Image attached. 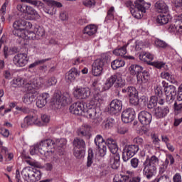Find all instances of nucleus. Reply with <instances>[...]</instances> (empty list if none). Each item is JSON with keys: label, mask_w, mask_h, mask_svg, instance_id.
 I'll return each mask as SVG.
<instances>
[{"label": "nucleus", "mask_w": 182, "mask_h": 182, "mask_svg": "<svg viewBox=\"0 0 182 182\" xmlns=\"http://www.w3.org/2000/svg\"><path fill=\"white\" fill-rule=\"evenodd\" d=\"M171 19V16L170 15H164V14H159L156 18V23L159 25H167L168 22Z\"/></svg>", "instance_id": "cd10ccee"}, {"label": "nucleus", "mask_w": 182, "mask_h": 182, "mask_svg": "<svg viewBox=\"0 0 182 182\" xmlns=\"http://www.w3.org/2000/svg\"><path fill=\"white\" fill-rule=\"evenodd\" d=\"M13 62L16 66L23 68L28 63V55L26 53H18L14 57Z\"/></svg>", "instance_id": "ddd939ff"}, {"label": "nucleus", "mask_w": 182, "mask_h": 182, "mask_svg": "<svg viewBox=\"0 0 182 182\" xmlns=\"http://www.w3.org/2000/svg\"><path fill=\"white\" fill-rule=\"evenodd\" d=\"M139 150H140L139 145H126L122 152L123 161H129V159H132V157H133L139 151Z\"/></svg>", "instance_id": "0eeeda50"}, {"label": "nucleus", "mask_w": 182, "mask_h": 182, "mask_svg": "<svg viewBox=\"0 0 182 182\" xmlns=\"http://www.w3.org/2000/svg\"><path fill=\"white\" fill-rule=\"evenodd\" d=\"M90 131V125L85 124L82 126L79 129H77V136H79L80 137H85V139H87V140H89V139H90V137L92 136L90 133H89Z\"/></svg>", "instance_id": "a211bd4d"}, {"label": "nucleus", "mask_w": 182, "mask_h": 182, "mask_svg": "<svg viewBox=\"0 0 182 182\" xmlns=\"http://www.w3.org/2000/svg\"><path fill=\"white\" fill-rule=\"evenodd\" d=\"M21 176L25 181L36 182L42 178V172L38 169L33 170L31 166H27L21 171Z\"/></svg>", "instance_id": "20e7f679"}, {"label": "nucleus", "mask_w": 182, "mask_h": 182, "mask_svg": "<svg viewBox=\"0 0 182 182\" xmlns=\"http://www.w3.org/2000/svg\"><path fill=\"white\" fill-rule=\"evenodd\" d=\"M152 119L153 117L147 111H141L138 114L139 122L144 126H149L151 123Z\"/></svg>", "instance_id": "f8f14e48"}, {"label": "nucleus", "mask_w": 182, "mask_h": 182, "mask_svg": "<svg viewBox=\"0 0 182 182\" xmlns=\"http://www.w3.org/2000/svg\"><path fill=\"white\" fill-rule=\"evenodd\" d=\"M155 8L160 14H167L168 12V6L163 1H159L155 4Z\"/></svg>", "instance_id": "393cba45"}, {"label": "nucleus", "mask_w": 182, "mask_h": 182, "mask_svg": "<svg viewBox=\"0 0 182 182\" xmlns=\"http://www.w3.org/2000/svg\"><path fill=\"white\" fill-rule=\"evenodd\" d=\"M120 177L119 176H115L114 182H127L129 181V178H130V176L126 175H120Z\"/></svg>", "instance_id": "3c124183"}, {"label": "nucleus", "mask_w": 182, "mask_h": 182, "mask_svg": "<svg viewBox=\"0 0 182 182\" xmlns=\"http://www.w3.org/2000/svg\"><path fill=\"white\" fill-rule=\"evenodd\" d=\"M134 109L132 108H128L124 110L122 113V121L124 123H131L134 120Z\"/></svg>", "instance_id": "2eb2a0df"}, {"label": "nucleus", "mask_w": 182, "mask_h": 182, "mask_svg": "<svg viewBox=\"0 0 182 182\" xmlns=\"http://www.w3.org/2000/svg\"><path fill=\"white\" fill-rule=\"evenodd\" d=\"M49 93L44 92L41 94L36 101V106L39 107L40 109H42V107H44V106L46 105V103H48V99H49Z\"/></svg>", "instance_id": "412c9836"}, {"label": "nucleus", "mask_w": 182, "mask_h": 182, "mask_svg": "<svg viewBox=\"0 0 182 182\" xmlns=\"http://www.w3.org/2000/svg\"><path fill=\"white\" fill-rule=\"evenodd\" d=\"M55 147V142L52 139H45L41 141L39 144H36L30 151L31 154H36L40 153L41 156H44L46 159L53 154L52 149Z\"/></svg>", "instance_id": "f257e3e1"}, {"label": "nucleus", "mask_w": 182, "mask_h": 182, "mask_svg": "<svg viewBox=\"0 0 182 182\" xmlns=\"http://www.w3.org/2000/svg\"><path fill=\"white\" fill-rule=\"evenodd\" d=\"M109 163L112 168H113L114 170H117V168L120 167V155H114L110 159Z\"/></svg>", "instance_id": "bb28decb"}, {"label": "nucleus", "mask_w": 182, "mask_h": 182, "mask_svg": "<svg viewBox=\"0 0 182 182\" xmlns=\"http://www.w3.org/2000/svg\"><path fill=\"white\" fill-rule=\"evenodd\" d=\"M125 63L124 60L122 59H117L113 60L111 63V68L113 69V70H117V69H119L120 68H123L124 66Z\"/></svg>", "instance_id": "f704fd0d"}, {"label": "nucleus", "mask_w": 182, "mask_h": 182, "mask_svg": "<svg viewBox=\"0 0 182 182\" xmlns=\"http://www.w3.org/2000/svg\"><path fill=\"white\" fill-rule=\"evenodd\" d=\"M102 102H103V98L100 94L97 93L94 95L90 103L92 106H97V105L102 103Z\"/></svg>", "instance_id": "37998d69"}, {"label": "nucleus", "mask_w": 182, "mask_h": 182, "mask_svg": "<svg viewBox=\"0 0 182 182\" xmlns=\"http://www.w3.org/2000/svg\"><path fill=\"white\" fill-rule=\"evenodd\" d=\"M26 89H27V93L25 94L22 98L25 105H32L33 102H35L38 92L36 88L41 87V82H38V80L33 79V81H29L25 84Z\"/></svg>", "instance_id": "f03ea898"}, {"label": "nucleus", "mask_w": 182, "mask_h": 182, "mask_svg": "<svg viewBox=\"0 0 182 182\" xmlns=\"http://www.w3.org/2000/svg\"><path fill=\"white\" fill-rule=\"evenodd\" d=\"M48 60H50V59L48 58V59H43V60H37V61L31 63L28 66V68H29V69H32L33 68H36V66H38L39 65H43V63H45V62H48Z\"/></svg>", "instance_id": "603ef678"}, {"label": "nucleus", "mask_w": 182, "mask_h": 182, "mask_svg": "<svg viewBox=\"0 0 182 182\" xmlns=\"http://www.w3.org/2000/svg\"><path fill=\"white\" fill-rule=\"evenodd\" d=\"M130 12L132 16H134V18H136V19H141V18H143V14H146V12L139 10L136 7L134 9H132L130 10Z\"/></svg>", "instance_id": "4c0bfd02"}, {"label": "nucleus", "mask_w": 182, "mask_h": 182, "mask_svg": "<svg viewBox=\"0 0 182 182\" xmlns=\"http://www.w3.org/2000/svg\"><path fill=\"white\" fill-rule=\"evenodd\" d=\"M85 113L87 117L92 119V120H97V122H100V114L96 111L95 105H92V107L90 108H87V106H86Z\"/></svg>", "instance_id": "dca6fc26"}, {"label": "nucleus", "mask_w": 182, "mask_h": 182, "mask_svg": "<svg viewBox=\"0 0 182 182\" xmlns=\"http://www.w3.org/2000/svg\"><path fill=\"white\" fill-rule=\"evenodd\" d=\"M36 39H42L45 36V30L42 27L37 26L34 28Z\"/></svg>", "instance_id": "a19ab883"}, {"label": "nucleus", "mask_w": 182, "mask_h": 182, "mask_svg": "<svg viewBox=\"0 0 182 182\" xmlns=\"http://www.w3.org/2000/svg\"><path fill=\"white\" fill-rule=\"evenodd\" d=\"M97 32V28L95 25L87 26L82 31L84 35H88V36H92Z\"/></svg>", "instance_id": "c85d7f7f"}, {"label": "nucleus", "mask_w": 182, "mask_h": 182, "mask_svg": "<svg viewBox=\"0 0 182 182\" xmlns=\"http://www.w3.org/2000/svg\"><path fill=\"white\" fill-rule=\"evenodd\" d=\"M13 83L14 85H16V86H18L19 87L22 86V85H25V81L23 80V79L18 77L13 80Z\"/></svg>", "instance_id": "4d7b16f0"}, {"label": "nucleus", "mask_w": 182, "mask_h": 182, "mask_svg": "<svg viewBox=\"0 0 182 182\" xmlns=\"http://www.w3.org/2000/svg\"><path fill=\"white\" fill-rule=\"evenodd\" d=\"M122 93H127V95L129 96V97L139 95L137 90H136V87H132V86L122 89Z\"/></svg>", "instance_id": "7c9ffc66"}, {"label": "nucleus", "mask_w": 182, "mask_h": 182, "mask_svg": "<svg viewBox=\"0 0 182 182\" xmlns=\"http://www.w3.org/2000/svg\"><path fill=\"white\" fill-rule=\"evenodd\" d=\"M174 109H175V112L178 114L181 113L182 112V104H177V102L174 103Z\"/></svg>", "instance_id": "338daca9"}, {"label": "nucleus", "mask_w": 182, "mask_h": 182, "mask_svg": "<svg viewBox=\"0 0 182 182\" xmlns=\"http://www.w3.org/2000/svg\"><path fill=\"white\" fill-rule=\"evenodd\" d=\"M95 143L97 147H102V146H106L107 142L105 141L103 136L102 135H97L95 139Z\"/></svg>", "instance_id": "a18cd8bd"}, {"label": "nucleus", "mask_w": 182, "mask_h": 182, "mask_svg": "<svg viewBox=\"0 0 182 182\" xmlns=\"http://www.w3.org/2000/svg\"><path fill=\"white\" fill-rule=\"evenodd\" d=\"M73 154L76 159H80L83 156H85V151L83 149L74 148Z\"/></svg>", "instance_id": "09e8293b"}, {"label": "nucleus", "mask_w": 182, "mask_h": 182, "mask_svg": "<svg viewBox=\"0 0 182 182\" xmlns=\"http://www.w3.org/2000/svg\"><path fill=\"white\" fill-rule=\"evenodd\" d=\"M106 146H107L109 150L112 154H114V156H116V154H117V151H119V147L117 146V143H116L114 140L112 139H108Z\"/></svg>", "instance_id": "b1692460"}, {"label": "nucleus", "mask_w": 182, "mask_h": 182, "mask_svg": "<svg viewBox=\"0 0 182 182\" xmlns=\"http://www.w3.org/2000/svg\"><path fill=\"white\" fill-rule=\"evenodd\" d=\"M107 19H114V7L112 6L107 11Z\"/></svg>", "instance_id": "6e6d98bb"}, {"label": "nucleus", "mask_w": 182, "mask_h": 182, "mask_svg": "<svg viewBox=\"0 0 182 182\" xmlns=\"http://www.w3.org/2000/svg\"><path fill=\"white\" fill-rule=\"evenodd\" d=\"M164 92L166 103H168V105H171V103L174 102V99H176V95H177L176 87H174V85L166 87L164 88Z\"/></svg>", "instance_id": "1a4fd4ad"}, {"label": "nucleus", "mask_w": 182, "mask_h": 182, "mask_svg": "<svg viewBox=\"0 0 182 182\" xmlns=\"http://www.w3.org/2000/svg\"><path fill=\"white\" fill-rule=\"evenodd\" d=\"M155 95H156V97L159 99V105H164V95H163V91L161 88L157 87L155 90Z\"/></svg>", "instance_id": "ea45409f"}, {"label": "nucleus", "mask_w": 182, "mask_h": 182, "mask_svg": "<svg viewBox=\"0 0 182 182\" xmlns=\"http://www.w3.org/2000/svg\"><path fill=\"white\" fill-rule=\"evenodd\" d=\"M123 109V103L122 100L115 99L113 100L109 104V108H108V112L110 114H117Z\"/></svg>", "instance_id": "9b49d317"}, {"label": "nucleus", "mask_w": 182, "mask_h": 182, "mask_svg": "<svg viewBox=\"0 0 182 182\" xmlns=\"http://www.w3.org/2000/svg\"><path fill=\"white\" fill-rule=\"evenodd\" d=\"M105 57H102L100 59H97L92 63V73L93 76H100L103 72V67L105 66Z\"/></svg>", "instance_id": "6e6552de"}, {"label": "nucleus", "mask_w": 182, "mask_h": 182, "mask_svg": "<svg viewBox=\"0 0 182 182\" xmlns=\"http://www.w3.org/2000/svg\"><path fill=\"white\" fill-rule=\"evenodd\" d=\"M23 30H21V28H14V30L12 31L13 35H14V36H18V38H22V31Z\"/></svg>", "instance_id": "bf43d9fd"}, {"label": "nucleus", "mask_w": 182, "mask_h": 182, "mask_svg": "<svg viewBox=\"0 0 182 182\" xmlns=\"http://www.w3.org/2000/svg\"><path fill=\"white\" fill-rule=\"evenodd\" d=\"M140 60L150 65L151 66H154L156 69H163V68H166V63L160 61L151 62L153 60L154 56L153 54L150 53L141 52L139 56Z\"/></svg>", "instance_id": "423d86ee"}, {"label": "nucleus", "mask_w": 182, "mask_h": 182, "mask_svg": "<svg viewBox=\"0 0 182 182\" xmlns=\"http://www.w3.org/2000/svg\"><path fill=\"white\" fill-rule=\"evenodd\" d=\"M170 112V108L166 107H158L155 109L154 116L156 119H163V117H166L167 114Z\"/></svg>", "instance_id": "aec40b11"}, {"label": "nucleus", "mask_w": 182, "mask_h": 182, "mask_svg": "<svg viewBox=\"0 0 182 182\" xmlns=\"http://www.w3.org/2000/svg\"><path fill=\"white\" fill-rule=\"evenodd\" d=\"M92 164H93V151L92 149H89L87 166L90 167Z\"/></svg>", "instance_id": "864d4df0"}, {"label": "nucleus", "mask_w": 182, "mask_h": 182, "mask_svg": "<svg viewBox=\"0 0 182 182\" xmlns=\"http://www.w3.org/2000/svg\"><path fill=\"white\" fill-rule=\"evenodd\" d=\"M32 124H38L41 126V122L38 120V117L33 116H27L24 118L23 123L21 124L22 129L32 126Z\"/></svg>", "instance_id": "f3484780"}, {"label": "nucleus", "mask_w": 182, "mask_h": 182, "mask_svg": "<svg viewBox=\"0 0 182 182\" xmlns=\"http://www.w3.org/2000/svg\"><path fill=\"white\" fill-rule=\"evenodd\" d=\"M83 5L87 6L88 8H92V6H95L96 5V1L95 0H85L83 1Z\"/></svg>", "instance_id": "052dcab7"}, {"label": "nucleus", "mask_w": 182, "mask_h": 182, "mask_svg": "<svg viewBox=\"0 0 182 182\" xmlns=\"http://www.w3.org/2000/svg\"><path fill=\"white\" fill-rule=\"evenodd\" d=\"M144 102V103H146V97H142L139 100V95H134L132 97H129V103L130 105H132L133 106H139V102Z\"/></svg>", "instance_id": "e433bc0d"}, {"label": "nucleus", "mask_w": 182, "mask_h": 182, "mask_svg": "<svg viewBox=\"0 0 182 182\" xmlns=\"http://www.w3.org/2000/svg\"><path fill=\"white\" fill-rule=\"evenodd\" d=\"M85 105L84 102H77L70 107V112L76 116H82L83 113H85L86 107Z\"/></svg>", "instance_id": "9d476101"}, {"label": "nucleus", "mask_w": 182, "mask_h": 182, "mask_svg": "<svg viewBox=\"0 0 182 182\" xmlns=\"http://www.w3.org/2000/svg\"><path fill=\"white\" fill-rule=\"evenodd\" d=\"M159 159L155 155L146 159L143 164V174L146 176L147 180H150L157 170V164H159Z\"/></svg>", "instance_id": "7ed1b4c3"}, {"label": "nucleus", "mask_w": 182, "mask_h": 182, "mask_svg": "<svg viewBox=\"0 0 182 182\" xmlns=\"http://www.w3.org/2000/svg\"><path fill=\"white\" fill-rule=\"evenodd\" d=\"M98 149H100V156L105 157V156H106V150H107L106 145H102L101 147H98Z\"/></svg>", "instance_id": "0e129e2a"}, {"label": "nucleus", "mask_w": 182, "mask_h": 182, "mask_svg": "<svg viewBox=\"0 0 182 182\" xmlns=\"http://www.w3.org/2000/svg\"><path fill=\"white\" fill-rule=\"evenodd\" d=\"M80 71H77V69L73 68L68 71V75L65 76V79L68 80V82H75L76 77L80 76Z\"/></svg>", "instance_id": "5701e85b"}, {"label": "nucleus", "mask_w": 182, "mask_h": 182, "mask_svg": "<svg viewBox=\"0 0 182 182\" xmlns=\"http://www.w3.org/2000/svg\"><path fill=\"white\" fill-rule=\"evenodd\" d=\"M129 132V129L124 127H117V133L119 134H126Z\"/></svg>", "instance_id": "69168bd1"}, {"label": "nucleus", "mask_w": 182, "mask_h": 182, "mask_svg": "<svg viewBox=\"0 0 182 182\" xmlns=\"http://www.w3.org/2000/svg\"><path fill=\"white\" fill-rule=\"evenodd\" d=\"M134 4L135 8L139 9V11H142L143 12H146V9H149L151 5L150 3H146L144 0H136Z\"/></svg>", "instance_id": "a878e982"}, {"label": "nucleus", "mask_w": 182, "mask_h": 182, "mask_svg": "<svg viewBox=\"0 0 182 182\" xmlns=\"http://www.w3.org/2000/svg\"><path fill=\"white\" fill-rule=\"evenodd\" d=\"M25 22L26 21L23 19L17 20L13 23V27L25 31Z\"/></svg>", "instance_id": "49530a36"}, {"label": "nucleus", "mask_w": 182, "mask_h": 182, "mask_svg": "<svg viewBox=\"0 0 182 182\" xmlns=\"http://www.w3.org/2000/svg\"><path fill=\"white\" fill-rule=\"evenodd\" d=\"M116 83L118 87H123V86L126 85V81L123 80V78L122 77V74L120 73L117 74Z\"/></svg>", "instance_id": "8fccbe9b"}, {"label": "nucleus", "mask_w": 182, "mask_h": 182, "mask_svg": "<svg viewBox=\"0 0 182 182\" xmlns=\"http://www.w3.org/2000/svg\"><path fill=\"white\" fill-rule=\"evenodd\" d=\"M26 14H28V15H31L32 16H33L35 19H39V18H41V16H39L38 11H36V10H35L31 6H26Z\"/></svg>", "instance_id": "58836bf2"}, {"label": "nucleus", "mask_w": 182, "mask_h": 182, "mask_svg": "<svg viewBox=\"0 0 182 182\" xmlns=\"http://www.w3.org/2000/svg\"><path fill=\"white\" fill-rule=\"evenodd\" d=\"M176 160L174 159V156L171 154H166V158L165 159V163L169 164V166H173Z\"/></svg>", "instance_id": "5fc2aeb1"}, {"label": "nucleus", "mask_w": 182, "mask_h": 182, "mask_svg": "<svg viewBox=\"0 0 182 182\" xmlns=\"http://www.w3.org/2000/svg\"><path fill=\"white\" fill-rule=\"evenodd\" d=\"M173 182H182L181 175L179 173H176L173 178Z\"/></svg>", "instance_id": "774afa93"}, {"label": "nucleus", "mask_w": 182, "mask_h": 182, "mask_svg": "<svg viewBox=\"0 0 182 182\" xmlns=\"http://www.w3.org/2000/svg\"><path fill=\"white\" fill-rule=\"evenodd\" d=\"M21 2H26L27 4H30L36 8H43V3L41 1L38 0H21Z\"/></svg>", "instance_id": "c03bdc74"}, {"label": "nucleus", "mask_w": 182, "mask_h": 182, "mask_svg": "<svg viewBox=\"0 0 182 182\" xmlns=\"http://www.w3.org/2000/svg\"><path fill=\"white\" fill-rule=\"evenodd\" d=\"M134 143L136 144L139 147H143V144H144V140L142 139L141 137H136L133 140Z\"/></svg>", "instance_id": "13d9d810"}, {"label": "nucleus", "mask_w": 182, "mask_h": 182, "mask_svg": "<svg viewBox=\"0 0 182 182\" xmlns=\"http://www.w3.org/2000/svg\"><path fill=\"white\" fill-rule=\"evenodd\" d=\"M73 144L74 146V149H86V142H85V140L78 137L73 140Z\"/></svg>", "instance_id": "c756f323"}, {"label": "nucleus", "mask_w": 182, "mask_h": 182, "mask_svg": "<svg viewBox=\"0 0 182 182\" xmlns=\"http://www.w3.org/2000/svg\"><path fill=\"white\" fill-rule=\"evenodd\" d=\"M73 95L77 99H87L90 96V89L89 87L76 88L73 92Z\"/></svg>", "instance_id": "4468645a"}, {"label": "nucleus", "mask_w": 182, "mask_h": 182, "mask_svg": "<svg viewBox=\"0 0 182 182\" xmlns=\"http://www.w3.org/2000/svg\"><path fill=\"white\" fill-rule=\"evenodd\" d=\"M129 46V43L124 45L122 47L116 48L113 50V54L115 56H122V58H125V59H134L133 56H126L125 55L127 53V46Z\"/></svg>", "instance_id": "6ab92c4d"}, {"label": "nucleus", "mask_w": 182, "mask_h": 182, "mask_svg": "<svg viewBox=\"0 0 182 182\" xmlns=\"http://www.w3.org/2000/svg\"><path fill=\"white\" fill-rule=\"evenodd\" d=\"M60 157H59V155H54L51 159V163L53 164H60Z\"/></svg>", "instance_id": "e2e57ef3"}, {"label": "nucleus", "mask_w": 182, "mask_h": 182, "mask_svg": "<svg viewBox=\"0 0 182 182\" xmlns=\"http://www.w3.org/2000/svg\"><path fill=\"white\" fill-rule=\"evenodd\" d=\"M113 126H114V119L112 118L105 119L102 123V129H105L106 130L112 129Z\"/></svg>", "instance_id": "c9c22d12"}, {"label": "nucleus", "mask_w": 182, "mask_h": 182, "mask_svg": "<svg viewBox=\"0 0 182 182\" xmlns=\"http://www.w3.org/2000/svg\"><path fill=\"white\" fill-rule=\"evenodd\" d=\"M54 143V147L51 149L52 151L55 153V149L60 148V149H64L65 146H66V139H57L55 141L52 140Z\"/></svg>", "instance_id": "473e14b6"}, {"label": "nucleus", "mask_w": 182, "mask_h": 182, "mask_svg": "<svg viewBox=\"0 0 182 182\" xmlns=\"http://www.w3.org/2000/svg\"><path fill=\"white\" fill-rule=\"evenodd\" d=\"M137 82L139 85H143V83H147L150 80V73L146 70L141 71L139 74L136 75Z\"/></svg>", "instance_id": "4be33fe9"}, {"label": "nucleus", "mask_w": 182, "mask_h": 182, "mask_svg": "<svg viewBox=\"0 0 182 182\" xmlns=\"http://www.w3.org/2000/svg\"><path fill=\"white\" fill-rule=\"evenodd\" d=\"M143 70V67H141V65H139L137 64H134L132 65L129 67V72L131 73V75H136L137 76V75H139V73H141Z\"/></svg>", "instance_id": "2f4dec72"}, {"label": "nucleus", "mask_w": 182, "mask_h": 182, "mask_svg": "<svg viewBox=\"0 0 182 182\" xmlns=\"http://www.w3.org/2000/svg\"><path fill=\"white\" fill-rule=\"evenodd\" d=\"M72 103V97L68 92H64L63 95L55 94L53 101L51 102V106L53 109H60L62 106H66Z\"/></svg>", "instance_id": "39448f33"}, {"label": "nucleus", "mask_w": 182, "mask_h": 182, "mask_svg": "<svg viewBox=\"0 0 182 182\" xmlns=\"http://www.w3.org/2000/svg\"><path fill=\"white\" fill-rule=\"evenodd\" d=\"M117 79V75H112L109 78L107 79L105 83V89H110L114 83H116V80Z\"/></svg>", "instance_id": "72a5a7b5"}, {"label": "nucleus", "mask_w": 182, "mask_h": 182, "mask_svg": "<svg viewBox=\"0 0 182 182\" xmlns=\"http://www.w3.org/2000/svg\"><path fill=\"white\" fill-rule=\"evenodd\" d=\"M161 77L166 79L168 82H171V83H174V76L171 75L168 72H162L161 73Z\"/></svg>", "instance_id": "de8ad7c7"}, {"label": "nucleus", "mask_w": 182, "mask_h": 182, "mask_svg": "<svg viewBox=\"0 0 182 182\" xmlns=\"http://www.w3.org/2000/svg\"><path fill=\"white\" fill-rule=\"evenodd\" d=\"M155 45L158 48H166L167 47V43L161 40H156L155 41Z\"/></svg>", "instance_id": "680f3d73"}, {"label": "nucleus", "mask_w": 182, "mask_h": 182, "mask_svg": "<svg viewBox=\"0 0 182 182\" xmlns=\"http://www.w3.org/2000/svg\"><path fill=\"white\" fill-rule=\"evenodd\" d=\"M159 103V97L157 96H151L149 102L147 105L148 109H154Z\"/></svg>", "instance_id": "79ce46f5"}]
</instances>
